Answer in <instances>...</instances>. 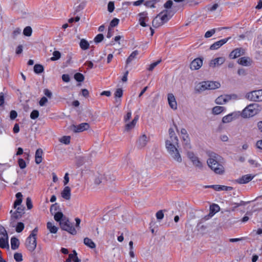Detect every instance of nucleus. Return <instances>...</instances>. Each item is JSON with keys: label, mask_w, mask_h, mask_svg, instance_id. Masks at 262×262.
I'll return each instance as SVG.
<instances>
[{"label": "nucleus", "mask_w": 262, "mask_h": 262, "mask_svg": "<svg viewBox=\"0 0 262 262\" xmlns=\"http://www.w3.org/2000/svg\"><path fill=\"white\" fill-rule=\"evenodd\" d=\"M221 157L219 155L213 153L207 160V164L210 169L217 174H223L225 172L223 165L220 163Z\"/></svg>", "instance_id": "1"}, {"label": "nucleus", "mask_w": 262, "mask_h": 262, "mask_svg": "<svg viewBox=\"0 0 262 262\" xmlns=\"http://www.w3.org/2000/svg\"><path fill=\"white\" fill-rule=\"evenodd\" d=\"M174 144V143L169 140H166L165 141L166 148L168 153L175 161L178 162H181L182 158L181 155Z\"/></svg>", "instance_id": "2"}, {"label": "nucleus", "mask_w": 262, "mask_h": 262, "mask_svg": "<svg viewBox=\"0 0 262 262\" xmlns=\"http://www.w3.org/2000/svg\"><path fill=\"white\" fill-rule=\"evenodd\" d=\"M62 222H63L60 224V228L62 230L66 231L72 235L76 234L77 231L68 218H64Z\"/></svg>", "instance_id": "3"}, {"label": "nucleus", "mask_w": 262, "mask_h": 262, "mask_svg": "<svg viewBox=\"0 0 262 262\" xmlns=\"http://www.w3.org/2000/svg\"><path fill=\"white\" fill-rule=\"evenodd\" d=\"M62 222H63L60 224V228L62 230L66 231L72 235L76 234L77 231L68 218H64Z\"/></svg>", "instance_id": "4"}, {"label": "nucleus", "mask_w": 262, "mask_h": 262, "mask_svg": "<svg viewBox=\"0 0 262 262\" xmlns=\"http://www.w3.org/2000/svg\"><path fill=\"white\" fill-rule=\"evenodd\" d=\"M256 104H252L248 105L242 112V115L245 117H250L257 113Z\"/></svg>", "instance_id": "5"}, {"label": "nucleus", "mask_w": 262, "mask_h": 262, "mask_svg": "<svg viewBox=\"0 0 262 262\" xmlns=\"http://www.w3.org/2000/svg\"><path fill=\"white\" fill-rule=\"evenodd\" d=\"M261 90H255L251 92L248 93L246 97V98L251 100L253 101H262V100L260 98L261 97Z\"/></svg>", "instance_id": "6"}, {"label": "nucleus", "mask_w": 262, "mask_h": 262, "mask_svg": "<svg viewBox=\"0 0 262 262\" xmlns=\"http://www.w3.org/2000/svg\"><path fill=\"white\" fill-rule=\"evenodd\" d=\"M90 127L89 124L82 123L79 125L72 124L70 126V129L74 133H80L88 130Z\"/></svg>", "instance_id": "7"}, {"label": "nucleus", "mask_w": 262, "mask_h": 262, "mask_svg": "<svg viewBox=\"0 0 262 262\" xmlns=\"http://www.w3.org/2000/svg\"><path fill=\"white\" fill-rule=\"evenodd\" d=\"M187 155L194 166L199 169H202L203 168L202 162L200 161L199 158L196 156L193 152L188 151Z\"/></svg>", "instance_id": "8"}, {"label": "nucleus", "mask_w": 262, "mask_h": 262, "mask_svg": "<svg viewBox=\"0 0 262 262\" xmlns=\"http://www.w3.org/2000/svg\"><path fill=\"white\" fill-rule=\"evenodd\" d=\"M25 245L29 251H33L36 247V238H33V237L29 236L26 239Z\"/></svg>", "instance_id": "9"}, {"label": "nucleus", "mask_w": 262, "mask_h": 262, "mask_svg": "<svg viewBox=\"0 0 262 262\" xmlns=\"http://www.w3.org/2000/svg\"><path fill=\"white\" fill-rule=\"evenodd\" d=\"M203 58H196L194 59L190 64V68L192 70L199 69L203 64Z\"/></svg>", "instance_id": "10"}, {"label": "nucleus", "mask_w": 262, "mask_h": 262, "mask_svg": "<svg viewBox=\"0 0 262 262\" xmlns=\"http://www.w3.org/2000/svg\"><path fill=\"white\" fill-rule=\"evenodd\" d=\"M148 140V139L145 134L142 135L139 137L138 140L137 141V147L138 148H142L144 147L146 145Z\"/></svg>", "instance_id": "11"}, {"label": "nucleus", "mask_w": 262, "mask_h": 262, "mask_svg": "<svg viewBox=\"0 0 262 262\" xmlns=\"http://www.w3.org/2000/svg\"><path fill=\"white\" fill-rule=\"evenodd\" d=\"M138 16L139 17V22L140 25L143 27L147 26V24H146V21H148V20L147 13L145 11L141 12L138 14Z\"/></svg>", "instance_id": "12"}, {"label": "nucleus", "mask_w": 262, "mask_h": 262, "mask_svg": "<svg viewBox=\"0 0 262 262\" xmlns=\"http://www.w3.org/2000/svg\"><path fill=\"white\" fill-rule=\"evenodd\" d=\"M225 61L224 57H220L211 60L209 62V67L215 68L222 64Z\"/></svg>", "instance_id": "13"}, {"label": "nucleus", "mask_w": 262, "mask_h": 262, "mask_svg": "<svg viewBox=\"0 0 262 262\" xmlns=\"http://www.w3.org/2000/svg\"><path fill=\"white\" fill-rule=\"evenodd\" d=\"M245 51L243 48H236L233 50L230 54L229 56L231 58L235 59L241 55L245 54Z\"/></svg>", "instance_id": "14"}, {"label": "nucleus", "mask_w": 262, "mask_h": 262, "mask_svg": "<svg viewBox=\"0 0 262 262\" xmlns=\"http://www.w3.org/2000/svg\"><path fill=\"white\" fill-rule=\"evenodd\" d=\"M230 38V37L224 38L219 41L215 42L214 43L211 45L210 47V49L211 50H217L220 48L223 45L226 43L228 40Z\"/></svg>", "instance_id": "15"}, {"label": "nucleus", "mask_w": 262, "mask_h": 262, "mask_svg": "<svg viewBox=\"0 0 262 262\" xmlns=\"http://www.w3.org/2000/svg\"><path fill=\"white\" fill-rule=\"evenodd\" d=\"M237 63L242 66L249 67L251 66L252 63V60L247 56L239 58L237 60Z\"/></svg>", "instance_id": "16"}, {"label": "nucleus", "mask_w": 262, "mask_h": 262, "mask_svg": "<svg viewBox=\"0 0 262 262\" xmlns=\"http://www.w3.org/2000/svg\"><path fill=\"white\" fill-rule=\"evenodd\" d=\"M24 207H18L16 210L11 215V220H18L24 214Z\"/></svg>", "instance_id": "17"}, {"label": "nucleus", "mask_w": 262, "mask_h": 262, "mask_svg": "<svg viewBox=\"0 0 262 262\" xmlns=\"http://www.w3.org/2000/svg\"><path fill=\"white\" fill-rule=\"evenodd\" d=\"M167 98L170 107L173 110H177V103L174 95L171 93L168 94Z\"/></svg>", "instance_id": "18"}, {"label": "nucleus", "mask_w": 262, "mask_h": 262, "mask_svg": "<svg viewBox=\"0 0 262 262\" xmlns=\"http://www.w3.org/2000/svg\"><path fill=\"white\" fill-rule=\"evenodd\" d=\"M157 15L162 24L167 22L170 19L168 17V11L166 10H163Z\"/></svg>", "instance_id": "19"}, {"label": "nucleus", "mask_w": 262, "mask_h": 262, "mask_svg": "<svg viewBox=\"0 0 262 262\" xmlns=\"http://www.w3.org/2000/svg\"><path fill=\"white\" fill-rule=\"evenodd\" d=\"M253 178V176L251 174H246L238 179L236 181L239 184H246L251 181Z\"/></svg>", "instance_id": "20"}, {"label": "nucleus", "mask_w": 262, "mask_h": 262, "mask_svg": "<svg viewBox=\"0 0 262 262\" xmlns=\"http://www.w3.org/2000/svg\"><path fill=\"white\" fill-rule=\"evenodd\" d=\"M236 114L234 113H230L228 115L224 116L222 119V122L223 123H227L231 122L236 118Z\"/></svg>", "instance_id": "21"}, {"label": "nucleus", "mask_w": 262, "mask_h": 262, "mask_svg": "<svg viewBox=\"0 0 262 262\" xmlns=\"http://www.w3.org/2000/svg\"><path fill=\"white\" fill-rule=\"evenodd\" d=\"M61 196L67 200H69L71 198V189L69 186H66L61 192Z\"/></svg>", "instance_id": "22"}, {"label": "nucleus", "mask_w": 262, "mask_h": 262, "mask_svg": "<svg viewBox=\"0 0 262 262\" xmlns=\"http://www.w3.org/2000/svg\"><path fill=\"white\" fill-rule=\"evenodd\" d=\"M208 89L207 82L203 81L200 83L195 88L196 91L201 92Z\"/></svg>", "instance_id": "23"}, {"label": "nucleus", "mask_w": 262, "mask_h": 262, "mask_svg": "<svg viewBox=\"0 0 262 262\" xmlns=\"http://www.w3.org/2000/svg\"><path fill=\"white\" fill-rule=\"evenodd\" d=\"M54 220L59 223V225L61 223L62 221L64 220V219H67L66 216H65L63 213L61 211H58L56 213L54 214Z\"/></svg>", "instance_id": "24"}, {"label": "nucleus", "mask_w": 262, "mask_h": 262, "mask_svg": "<svg viewBox=\"0 0 262 262\" xmlns=\"http://www.w3.org/2000/svg\"><path fill=\"white\" fill-rule=\"evenodd\" d=\"M20 243L17 238L12 237L11 238V247L12 250H16L18 248Z\"/></svg>", "instance_id": "25"}, {"label": "nucleus", "mask_w": 262, "mask_h": 262, "mask_svg": "<svg viewBox=\"0 0 262 262\" xmlns=\"http://www.w3.org/2000/svg\"><path fill=\"white\" fill-rule=\"evenodd\" d=\"M208 90H214L220 87L221 84L219 82L207 81Z\"/></svg>", "instance_id": "26"}, {"label": "nucleus", "mask_w": 262, "mask_h": 262, "mask_svg": "<svg viewBox=\"0 0 262 262\" xmlns=\"http://www.w3.org/2000/svg\"><path fill=\"white\" fill-rule=\"evenodd\" d=\"M169 135L170 137V141L172 142L173 143H176L178 144V139L177 136H176L172 128H170L169 129Z\"/></svg>", "instance_id": "27"}, {"label": "nucleus", "mask_w": 262, "mask_h": 262, "mask_svg": "<svg viewBox=\"0 0 262 262\" xmlns=\"http://www.w3.org/2000/svg\"><path fill=\"white\" fill-rule=\"evenodd\" d=\"M107 179L103 175L99 174L95 178L94 182L96 185H99L100 183L104 182L105 181H107Z\"/></svg>", "instance_id": "28"}, {"label": "nucleus", "mask_w": 262, "mask_h": 262, "mask_svg": "<svg viewBox=\"0 0 262 262\" xmlns=\"http://www.w3.org/2000/svg\"><path fill=\"white\" fill-rule=\"evenodd\" d=\"M83 243L86 246L90 247L91 249H94L96 247L95 244L91 239L88 237H85L84 238Z\"/></svg>", "instance_id": "29"}, {"label": "nucleus", "mask_w": 262, "mask_h": 262, "mask_svg": "<svg viewBox=\"0 0 262 262\" xmlns=\"http://www.w3.org/2000/svg\"><path fill=\"white\" fill-rule=\"evenodd\" d=\"M47 229L52 233H56L58 230V228L53 225L51 222H48L47 224Z\"/></svg>", "instance_id": "30"}, {"label": "nucleus", "mask_w": 262, "mask_h": 262, "mask_svg": "<svg viewBox=\"0 0 262 262\" xmlns=\"http://www.w3.org/2000/svg\"><path fill=\"white\" fill-rule=\"evenodd\" d=\"M138 54H139V52L137 50H135V51H133L126 59V65H127L130 62H131L132 61L136 58L137 55H138Z\"/></svg>", "instance_id": "31"}, {"label": "nucleus", "mask_w": 262, "mask_h": 262, "mask_svg": "<svg viewBox=\"0 0 262 262\" xmlns=\"http://www.w3.org/2000/svg\"><path fill=\"white\" fill-rule=\"evenodd\" d=\"M81 49L83 50H86L89 48L90 44L87 40L82 39L79 43Z\"/></svg>", "instance_id": "32"}, {"label": "nucleus", "mask_w": 262, "mask_h": 262, "mask_svg": "<svg viewBox=\"0 0 262 262\" xmlns=\"http://www.w3.org/2000/svg\"><path fill=\"white\" fill-rule=\"evenodd\" d=\"M43 71L44 68L41 64H36L34 66V72L37 74H39L42 73Z\"/></svg>", "instance_id": "33"}, {"label": "nucleus", "mask_w": 262, "mask_h": 262, "mask_svg": "<svg viewBox=\"0 0 262 262\" xmlns=\"http://www.w3.org/2000/svg\"><path fill=\"white\" fill-rule=\"evenodd\" d=\"M225 110L223 106H216L212 108V113L214 115H219Z\"/></svg>", "instance_id": "34"}, {"label": "nucleus", "mask_w": 262, "mask_h": 262, "mask_svg": "<svg viewBox=\"0 0 262 262\" xmlns=\"http://www.w3.org/2000/svg\"><path fill=\"white\" fill-rule=\"evenodd\" d=\"M75 79L78 82H82L84 79L83 75L80 73H77L74 75Z\"/></svg>", "instance_id": "35"}, {"label": "nucleus", "mask_w": 262, "mask_h": 262, "mask_svg": "<svg viewBox=\"0 0 262 262\" xmlns=\"http://www.w3.org/2000/svg\"><path fill=\"white\" fill-rule=\"evenodd\" d=\"M32 33V29L31 27L27 26L25 28L23 31V34L26 36H30Z\"/></svg>", "instance_id": "36"}, {"label": "nucleus", "mask_w": 262, "mask_h": 262, "mask_svg": "<svg viewBox=\"0 0 262 262\" xmlns=\"http://www.w3.org/2000/svg\"><path fill=\"white\" fill-rule=\"evenodd\" d=\"M53 57L51 58L52 61H55L59 59L61 57V53L59 51H55L53 53Z\"/></svg>", "instance_id": "37"}, {"label": "nucleus", "mask_w": 262, "mask_h": 262, "mask_svg": "<svg viewBox=\"0 0 262 262\" xmlns=\"http://www.w3.org/2000/svg\"><path fill=\"white\" fill-rule=\"evenodd\" d=\"M25 225L22 222H18L16 226L15 230L17 232H21L24 229Z\"/></svg>", "instance_id": "38"}, {"label": "nucleus", "mask_w": 262, "mask_h": 262, "mask_svg": "<svg viewBox=\"0 0 262 262\" xmlns=\"http://www.w3.org/2000/svg\"><path fill=\"white\" fill-rule=\"evenodd\" d=\"M158 18H159V17H158V15H157L155 18H154V19H153V20L152 21V25L154 28H158L159 26L163 25L162 24V23L161 22V21L160 22H159V20L158 19Z\"/></svg>", "instance_id": "39"}, {"label": "nucleus", "mask_w": 262, "mask_h": 262, "mask_svg": "<svg viewBox=\"0 0 262 262\" xmlns=\"http://www.w3.org/2000/svg\"><path fill=\"white\" fill-rule=\"evenodd\" d=\"M183 144L184 148L186 149H189L191 147L190 143L189 138H187L186 139H184V141H183Z\"/></svg>", "instance_id": "40"}, {"label": "nucleus", "mask_w": 262, "mask_h": 262, "mask_svg": "<svg viewBox=\"0 0 262 262\" xmlns=\"http://www.w3.org/2000/svg\"><path fill=\"white\" fill-rule=\"evenodd\" d=\"M59 206L57 203L52 204L50 207V212L52 214H54L57 212V211L59 209Z\"/></svg>", "instance_id": "41"}, {"label": "nucleus", "mask_w": 262, "mask_h": 262, "mask_svg": "<svg viewBox=\"0 0 262 262\" xmlns=\"http://www.w3.org/2000/svg\"><path fill=\"white\" fill-rule=\"evenodd\" d=\"M7 247L9 248V245L8 242L6 241L4 238H0V247L1 248H5Z\"/></svg>", "instance_id": "42"}, {"label": "nucleus", "mask_w": 262, "mask_h": 262, "mask_svg": "<svg viewBox=\"0 0 262 262\" xmlns=\"http://www.w3.org/2000/svg\"><path fill=\"white\" fill-rule=\"evenodd\" d=\"M115 98H121L123 96V90L121 88L117 89L114 94Z\"/></svg>", "instance_id": "43"}, {"label": "nucleus", "mask_w": 262, "mask_h": 262, "mask_svg": "<svg viewBox=\"0 0 262 262\" xmlns=\"http://www.w3.org/2000/svg\"><path fill=\"white\" fill-rule=\"evenodd\" d=\"M215 102L218 104H223L226 103V100H225V98L224 96H220L218 97L216 100Z\"/></svg>", "instance_id": "44"}, {"label": "nucleus", "mask_w": 262, "mask_h": 262, "mask_svg": "<svg viewBox=\"0 0 262 262\" xmlns=\"http://www.w3.org/2000/svg\"><path fill=\"white\" fill-rule=\"evenodd\" d=\"M14 258L17 262H20L23 260V255L20 253H15L14 254Z\"/></svg>", "instance_id": "45"}, {"label": "nucleus", "mask_w": 262, "mask_h": 262, "mask_svg": "<svg viewBox=\"0 0 262 262\" xmlns=\"http://www.w3.org/2000/svg\"><path fill=\"white\" fill-rule=\"evenodd\" d=\"M104 38V36L102 34H99L94 38V41L96 43H99L101 42Z\"/></svg>", "instance_id": "46"}, {"label": "nucleus", "mask_w": 262, "mask_h": 262, "mask_svg": "<svg viewBox=\"0 0 262 262\" xmlns=\"http://www.w3.org/2000/svg\"><path fill=\"white\" fill-rule=\"evenodd\" d=\"M119 22V19L117 18H114L113 19L110 24V26L111 28L117 26Z\"/></svg>", "instance_id": "47"}, {"label": "nucleus", "mask_w": 262, "mask_h": 262, "mask_svg": "<svg viewBox=\"0 0 262 262\" xmlns=\"http://www.w3.org/2000/svg\"><path fill=\"white\" fill-rule=\"evenodd\" d=\"M70 136H63L60 140V141L65 144H69L70 143Z\"/></svg>", "instance_id": "48"}, {"label": "nucleus", "mask_w": 262, "mask_h": 262, "mask_svg": "<svg viewBox=\"0 0 262 262\" xmlns=\"http://www.w3.org/2000/svg\"><path fill=\"white\" fill-rule=\"evenodd\" d=\"M115 9L114 2L112 1H110L108 3L107 5V10L108 11L112 13L114 11Z\"/></svg>", "instance_id": "49"}, {"label": "nucleus", "mask_w": 262, "mask_h": 262, "mask_svg": "<svg viewBox=\"0 0 262 262\" xmlns=\"http://www.w3.org/2000/svg\"><path fill=\"white\" fill-rule=\"evenodd\" d=\"M161 61H162V60H161V59H160V60H157V61H156V62H153L152 63H151V64L149 66V68H148V70L149 71H152V70L154 69V68H155V67H156L158 64H159V63L161 62Z\"/></svg>", "instance_id": "50"}, {"label": "nucleus", "mask_w": 262, "mask_h": 262, "mask_svg": "<svg viewBox=\"0 0 262 262\" xmlns=\"http://www.w3.org/2000/svg\"><path fill=\"white\" fill-rule=\"evenodd\" d=\"M247 204V202H244L243 201H241L239 203H234L233 204L235 205V206H234L232 208V211H234L235 208L238 207H239L241 206H245V205H246Z\"/></svg>", "instance_id": "51"}, {"label": "nucleus", "mask_w": 262, "mask_h": 262, "mask_svg": "<svg viewBox=\"0 0 262 262\" xmlns=\"http://www.w3.org/2000/svg\"><path fill=\"white\" fill-rule=\"evenodd\" d=\"M39 116V112L37 110H33L30 114V118L32 119H35Z\"/></svg>", "instance_id": "52"}, {"label": "nucleus", "mask_w": 262, "mask_h": 262, "mask_svg": "<svg viewBox=\"0 0 262 262\" xmlns=\"http://www.w3.org/2000/svg\"><path fill=\"white\" fill-rule=\"evenodd\" d=\"M18 164L21 169H24L26 167V164L23 159L19 158L18 160Z\"/></svg>", "instance_id": "53"}, {"label": "nucleus", "mask_w": 262, "mask_h": 262, "mask_svg": "<svg viewBox=\"0 0 262 262\" xmlns=\"http://www.w3.org/2000/svg\"><path fill=\"white\" fill-rule=\"evenodd\" d=\"M156 217L158 220H161L164 217L163 210H160L158 211L156 214Z\"/></svg>", "instance_id": "54"}, {"label": "nucleus", "mask_w": 262, "mask_h": 262, "mask_svg": "<svg viewBox=\"0 0 262 262\" xmlns=\"http://www.w3.org/2000/svg\"><path fill=\"white\" fill-rule=\"evenodd\" d=\"M215 32V29H211L209 31H207L205 33V37L206 38H209L211 36H212Z\"/></svg>", "instance_id": "55"}, {"label": "nucleus", "mask_w": 262, "mask_h": 262, "mask_svg": "<svg viewBox=\"0 0 262 262\" xmlns=\"http://www.w3.org/2000/svg\"><path fill=\"white\" fill-rule=\"evenodd\" d=\"M237 74L239 76H244L247 75V72L245 69H244L243 68H240L237 71Z\"/></svg>", "instance_id": "56"}, {"label": "nucleus", "mask_w": 262, "mask_h": 262, "mask_svg": "<svg viewBox=\"0 0 262 262\" xmlns=\"http://www.w3.org/2000/svg\"><path fill=\"white\" fill-rule=\"evenodd\" d=\"M26 205L28 209H31L33 207L31 199L29 197H28L26 199Z\"/></svg>", "instance_id": "57"}, {"label": "nucleus", "mask_w": 262, "mask_h": 262, "mask_svg": "<svg viewBox=\"0 0 262 262\" xmlns=\"http://www.w3.org/2000/svg\"><path fill=\"white\" fill-rule=\"evenodd\" d=\"M220 210V207L217 204H213L210 206V211L211 212L213 211L217 212Z\"/></svg>", "instance_id": "58"}, {"label": "nucleus", "mask_w": 262, "mask_h": 262, "mask_svg": "<svg viewBox=\"0 0 262 262\" xmlns=\"http://www.w3.org/2000/svg\"><path fill=\"white\" fill-rule=\"evenodd\" d=\"M17 116V112L14 111L12 110L10 113V118L11 120H14Z\"/></svg>", "instance_id": "59"}, {"label": "nucleus", "mask_w": 262, "mask_h": 262, "mask_svg": "<svg viewBox=\"0 0 262 262\" xmlns=\"http://www.w3.org/2000/svg\"><path fill=\"white\" fill-rule=\"evenodd\" d=\"M38 231L37 227L35 228L31 232L29 236L33 237V238H36L37 233Z\"/></svg>", "instance_id": "60"}, {"label": "nucleus", "mask_w": 262, "mask_h": 262, "mask_svg": "<svg viewBox=\"0 0 262 262\" xmlns=\"http://www.w3.org/2000/svg\"><path fill=\"white\" fill-rule=\"evenodd\" d=\"M172 4L173 3L172 1L168 0L165 3L164 6L166 9H168L171 7Z\"/></svg>", "instance_id": "61"}, {"label": "nucleus", "mask_w": 262, "mask_h": 262, "mask_svg": "<svg viewBox=\"0 0 262 262\" xmlns=\"http://www.w3.org/2000/svg\"><path fill=\"white\" fill-rule=\"evenodd\" d=\"M47 101L48 99L46 97H42L39 102V105L40 106H43L46 104V103L47 102Z\"/></svg>", "instance_id": "62"}, {"label": "nucleus", "mask_w": 262, "mask_h": 262, "mask_svg": "<svg viewBox=\"0 0 262 262\" xmlns=\"http://www.w3.org/2000/svg\"><path fill=\"white\" fill-rule=\"evenodd\" d=\"M62 79L64 82H68L70 80V76L68 74H63L62 75Z\"/></svg>", "instance_id": "63"}, {"label": "nucleus", "mask_w": 262, "mask_h": 262, "mask_svg": "<svg viewBox=\"0 0 262 262\" xmlns=\"http://www.w3.org/2000/svg\"><path fill=\"white\" fill-rule=\"evenodd\" d=\"M134 127H135V125L133 124V123L132 122H130V123L126 124L125 130L126 131H128V130L132 129V128H133Z\"/></svg>", "instance_id": "64"}]
</instances>
